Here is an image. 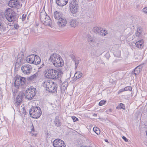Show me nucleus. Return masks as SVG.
Returning <instances> with one entry per match:
<instances>
[{
	"instance_id": "obj_1",
	"label": "nucleus",
	"mask_w": 147,
	"mask_h": 147,
	"mask_svg": "<svg viewBox=\"0 0 147 147\" xmlns=\"http://www.w3.org/2000/svg\"><path fill=\"white\" fill-rule=\"evenodd\" d=\"M45 73L47 78L52 79L60 78L63 74L62 71L60 70H57L51 69H47Z\"/></svg>"
},
{
	"instance_id": "obj_2",
	"label": "nucleus",
	"mask_w": 147,
	"mask_h": 147,
	"mask_svg": "<svg viewBox=\"0 0 147 147\" xmlns=\"http://www.w3.org/2000/svg\"><path fill=\"white\" fill-rule=\"evenodd\" d=\"M40 17L41 22L45 25L52 27L53 24L52 21L45 11H42L41 12Z\"/></svg>"
},
{
	"instance_id": "obj_3",
	"label": "nucleus",
	"mask_w": 147,
	"mask_h": 147,
	"mask_svg": "<svg viewBox=\"0 0 147 147\" xmlns=\"http://www.w3.org/2000/svg\"><path fill=\"white\" fill-rule=\"evenodd\" d=\"M43 86L46 88V90L49 92H54L56 91L57 87L54 82L47 81L44 82Z\"/></svg>"
},
{
	"instance_id": "obj_4",
	"label": "nucleus",
	"mask_w": 147,
	"mask_h": 147,
	"mask_svg": "<svg viewBox=\"0 0 147 147\" xmlns=\"http://www.w3.org/2000/svg\"><path fill=\"white\" fill-rule=\"evenodd\" d=\"M36 90L33 86L28 88L24 94V96L28 100H31L35 96L36 93Z\"/></svg>"
},
{
	"instance_id": "obj_5",
	"label": "nucleus",
	"mask_w": 147,
	"mask_h": 147,
	"mask_svg": "<svg viewBox=\"0 0 147 147\" xmlns=\"http://www.w3.org/2000/svg\"><path fill=\"white\" fill-rule=\"evenodd\" d=\"M30 116L34 118H39L41 114V111L40 107H38L31 108L29 111Z\"/></svg>"
},
{
	"instance_id": "obj_6",
	"label": "nucleus",
	"mask_w": 147,
	"mask_h": 147,
	"mask_svg": "<svg viewBox=\"0 0 147 147\" xmlns=\"http://www.w3.org/2000/svg\"><path fill=\"white\" fill-rule=\"evenodd\" d=\"M5 16L6 19L10 22L15 21L16 19L15 12L11 9L7 11Z\"/></svg>"
},
{
	"instance_id": "obj_7",
	"label": "nucleus",
	"mask_w": 147,
	"mask_h": 147,
	"mask_svg": "<svg viewBox=\"0 0 147 147\" xmlns=\"http://www.w3.org/2000/svg\"><path fill=\"white\" fill-rule=\"evenodd\" d=\"M14 85L15 86L20 87L24 85L26 81V78L20 76H17L15 78Z\"/></svg>"
},
{
	"instance_id": "obj_8",
	"label": "nucleus",
	"mask_w": 147,
	"mask_h": 147,
	"mask_svg": "<svg viewBox=\"0 0 147 147\" xmlns=\"http://www.w3.org/2000/svg\"><path fill=\"white\" fill-rule=\"evenodd\" d=\"M78 4L76 0H72L70 5V9L72 13H75L78 10Z\"/></svg>"
},
{
	"instance_id": "obj_9",
	"label": "nucleus",
	"mask_w": 147,
	"mask_h": 147,
	"mask_svg": "<svg viewBox=\"0 0 147 147\" xmlns=\"http://www.w3.org/2000/svg\"><path fill=\"white\" fill-rule=\"evenodd\" d=\"M21 70L22 72L25 74H29L32 71V67L31 65L28 64L23 65L21 67Z\"/></svg>"
},
{
	"instance_id": "obj_10",
	"label": "nucleus",
	"mask_w": 147,
	"mask_h": 147,
	"mask_svg": "<svg viewBox=\"0 0 147 147\" xmlns=\"http://www.w3.org/2000/svg\"><path fill=\"white\" fill-rule=\"evenodd\" d=\"M92 31L94 33L101 35L105 36L107 34V31L101 27H94Z\"/></svg>"
},
{
	"instance_id": "obj_11",
	"label": "nucleus",
	"mask_w": 147,
	"mask_h": 147,
	"mask_svg": "<svg viewBox=\"0 0 147 147\" xmlns=\"http://www.w3.org/2000/svg\"><path fill=\"white\" fill-rule=\"evenodd\" d=\"M53 145L54 147H65V146L64 142L59 139H55L53 142Z\"/></svg>"
},
{
	"instance_id": "obj_12",
	"label": "nucleus",
	"mask_w": 147,
	"mask_h": 147,
	"mask_svg": "<svg viewBox=\"0 0 147 147\" xmlns=\"http://www.w3.org/2000/svg\"><path fill=\"white\" fill-rule=\"evenodd\" d=\"M24 96V93L22 92H21L16 99L15 105L18 106L20 105L22 102V100Z\"/></svg>"
},
{
	"instance_id": "obj_13",
	"label": "nucleus",
	"mask_w": 147,
	"mask_h": 147,
	"mask_svg": "<svg viewBox=\"0 0 147 147\" xmlns=\"http://www.w3.org/2000/svg\"><path fill=\"white\" fill-rule=\"evenodd\" d=\"M52 63L55 67H60L63 65L64 61L61 57Z\"/></svg>"
},
{
	"instance_id": "obj_14",
	"label": "nucleus",
	"mask_w": 147,
	"mask_h": 147,
	"mask_svg": "<svg viewBox=\"0 0 147 147\" xmlns=\"http://www.w3.org/2000/svg\"><path fill=\"white\" fill-rule=\"evenodd\" d=\"M57 23L59 27H64L67 24L66 20L64 17H63L58 20Z\"/></svg>"
},
{
	"instance_id": "obj_15",
	"label": "nucleus",
	"mask_w": 147,
	"mask_h": 147,
	"mask_svg": "<svg viewBox=\"0 0 147 147\" xmlns=\"http://www.w3.org/2000/svg\"><path fill=\"white\" fill-rule=\"evenodd\" d=\"M60 57H61L58 54L53 53L50 55L49 60V61H51L53 63Z\"/></svg>"
},
{
	"instance_id": "obj_16",
	"label": "nucleus",
	"mask_w": 147,
	"mask_h": 147,
	"mask_svg": "<svg viewBox=\"0 0 147 147\" xmlns=\"http://www.w3.org/2000/svg\"><path fill=\"white\" fill-rule=\"evenodd\" d=\"M8 5L11 7H16L19 5V3L17 0H11L9 2Z\"/></svg>"
},
{
	"instance_id": "obj_17",
	"label": "nucleus",
	"mask_w": 147,
	"mask_h": 147,
	"mask_svg": "<svg viewBox=\"0 0 147 147\" xmlns=\"http://www.w3.org/2000/svg\"><path fill=\"white\" fill-rule=\"evenodd\" d=\"M35 55H31L27 57L26 59V61L30 63H33L35 60Z\"/></svg>"
},
{
	"instance_id": "obj_18",
	"label": "nucleus",
	"mask_w": 147,
	"mask_h": 147,
	"mask_svg": "<svg viewBox=\"0 0 147 147\" xmlns=\"http://www.w3.org/2000/svg\"><path fill=\"white\" fill-rule=\"evenodd\" d=\"M79 22L75 19L71 20L69 22V26L75 28L78 26Z\"/></svg>"
},
{
	"instance_id": "obj_19",
	"label": "nucleus",
	"mask_w": 147,
	"mask_h": 147,
	"mask_svg": "<svg viewBox=\"0 0 147 147\" xmlns=\"http://www.w3.org/2000/svg\"><path fill=\"white\" fill-rule=\"evenodd\" d=\"M68 0H56V2L58 5L61 6L65 5L68 3Z\"/></svg>"
},
{
	"instance_id": "obj_20",
	"label": "nucleus",
	"mask_w": 147,
	"mask_h": 147,
	"mask_svg": "<svg viewBox=\"0 0 147 147\" xmlns=\"http://www.w3.org/2000/svg\"><path fill=\"white\" fill-rule=\"evenodd\" d=\"M53 16L55 19L58 20L63 17L61 13L57 11L54 12Z\"/></svg>"
},
{
	"instance_id": "obj_21",
	"label": "nucleus",
	"mask_w": 147,
	"mask_h": 147,
	"mask_svg": "<svg viewBox=\"0 0 147 147\" xmlns=\"http://www.w3.org/2000/svg\"><path fill=\"white\" fill-rule=\"evenodd\" d=\"M8 26L4 25L3 21L0 18V30L3 31L7 30H8Z\"/></svg>"
},
{
	"instance_id": "obj_22",
	"label": "nucleus",
	"mask_w": 147,
	"mask_h": 147,
	"mask_svg": "<svg viewBox=\"0 0 147 147\" xmlns=\"http://www.w3.org/2000/svg\"><path fill=\"white\" fill-rule=\"evenodd\" d=\"M135 44L136 47L137 48H142L144 46V41L143 40H139L136 42Z\"/></svg>"
},
{
	"instance_id": "obj_23",
	"label": "nucleus",
	"mask_w": 147,
	"mask_h": 147,
	"mask_svg": "<svg viewBox=\"0 0 147 147\" xmlns=\"http://www.w3.org/2000/svg\"><path fill=\"white\" fill-rule=\"evenodd\" d=\"M34 61L33 62V64L35 65H37L40 63L41 62V59L39 56L36 55H35V60H34Z\"/></svg>"
},
{
	"instance_id": "obj_24",
	"label": "nucleus",
	"mask_w": 147,
	"mask_h": 147,
	"mask_svg": "<svg viewBox=\"0 0 147 147\" xmlns=\"http://www.w3.org/2000/svg\"><path fill=\"white\" fill-rule=\"evenodd\" d=\"M88 41L91 43L93 44L96 43L97 41V39L96 38H92L91 36H89L88 39Z\"/></svg>"
},
{
	"instance_id": "obj_25",
	"label": "nucleus",
	"mask_w": 147,
	"mask_h": 147,
	"mask_svg": "<svg viewBox=\"0 0 147 147\" xmlns=\"http://www.w3.org/2000/svg\"><path fill=\"white\" fill-rule=\"evenodd\" d=\"M23 58L22 57H18L16 60V64L19 65H21L23 62Z\"/></svg>"
},
{
	"instance_id": "obj_26",
	"label": "nucleus",
	"mask_w": 147,
	"mask_h": 147,
	"mask_svg": "<svg viewBox=\"0 0 147 147\" xmlns=\"http://www.w3.org/2000/svg\"><path fill=\"white\" fill-rule=\"evenodd\" d=\"M65 83H67V82L63 83L62 84L61 87V91H64L66 89L67 85V84H65Z\"/></svg>"
},
{
	"instance_id": "obj_27",
	"label": "nucleus",
	"mask_w": 147,
	"mask_h": 147,
	"mask_svg": "<svg viewBox=\"0 0 147 147\" xmlns=\"http://www.w3.org/2000/svg\"><path fill=\"white\" fill-rule=\"evenodd\" d=\"M82 75V73L80 71L77 72L75 74V76L77 78H81Z\"/></svg>"
},
{
	"instance_id": "obj_28",
	"label": "nucleus",
	"mask_w": 147,
	"mask_h": 147,
	"mask_svg": "<svg viewBox=\"0 0 147 147\" xmlns=\"http://www.w3.org/2000/svg\"><path fill=\"white\" fill-rule=\"evenodd\" d=\"M55 125L57 127L61 125V123L59 122L58 117H56L55 120Z\"/></svg>"
},
{
	"instance_id": "obj_29",
	"label": "nucleus",
	"mask_w": 147,
	"mask_h": 147,
	"mask_svg": "<svg viewBox=\"0 0 147 147\" xmlns=\"http://www.w3.org/2000/svg\"><path fill=\"white\" fill-rule=\"evenodd\" d=\"M90 130H92L91 131L92 133H95L98 135L100 134V129H90Z\"/></svg>"
},
{
	"instance_id": "obj_30",
	"label": "nucleus",
	"mask_w": 147,
	"mask_h": 147,
	"mask_svg": "<svg viewBox=\"0 0 147 147\" xmlns=\"http://www.w3.org/2000/svg\"><path fill=\"white\" fill-rule=\"evenodd\" d=\"M37 76V74H34L33 75L30 76L28 78V80L29 81L31 80L34 79L36 78Z\"/></svg>"
},
{
	"instance_id": "obj_31",
	"label": "nucleus",
	"mask_w": 147,
	"mask_h": 147,
	"mask_svg": "<svg viewBox=\"0 0 147 147\" xmlns=\"http://www.w3.org/2000/svg\"><path fill=\"white\" fill-rule=\"evenodd\" d=\"M31 131L30 132V135L31 136H36L37 135V133L35 131V129H31Z\"/></svg>"
},
{
	"instance_id": "obj_32",
	"label": "nucleus",
	"mask_w": 147,
	"mask_h": 147,
	"mask_svg": "<svg viewBox=\"0 0 147 147\" xmlns=\"http://www.w3.org/2000/svg\"><path fill=\"white\" fill-rule=\"evenodd\" d=\"M141 71V69H139L138 67H136L134 69V73L136 75L138 74Z\"/></svg>"
},
{
	"instance_id": "obj_33",
	"label": "nucleus",
	"mask_w": 147,
	"mask_h": 147,
	"mask_svg": "<svg viewBox=\"0 0 147 147\" xmlns=\"http://www.w3.org/2000/svg\"><path fill=\"white\" fill-rule=\"evenodd\" d=\"M117 109L119 108V109H125V107L124 105L122 103H120V105L118 107H116Z\"/></svg>"
},
{
	"instance_id": "obj_34",
	"label": "nucleus",
	"mask_w": 147,
	"mask_h": 147,
	"mask_svg": "<svg viewBox=\"0 0 147 147\" xmlns=\"http://www.w3.org/2000/svg\"><path fill=\"white\" fill-rule=\"evenodd\" d=\"M19 111L20 113L24 114L26 112L25 109L24 107H21L19 109Z\"/></svg>"
},
{
	"instance_id": "obj_35",
	"label": "nucleus",
	"mask_w": 147,
	"mask_h": 147,
	"mask_svg": "<svg viewBox=\"0 0 147 147\" xmlns=\"http://www.w3.org/2000/svg\"><path fill=\"white\" fill-rule=\"evenodd\" d=\"M132 88L131 86H127L124 88V90H125V91H131L132 90Z\"/></svg>"
},
{
	"instance_id": "obj_36",
	"label": "nucleus",
	"mask_w": 147,
	"mask_h": 147,
	"mask_svg": "<svg viewBox=\"0 0 147 147\" xmlns=\"http://www.w3.org/2000/svg\"><path fill=\"white\" fill-rule=\"evenodd\" d=\"M127 37V36H125V35H122L120 37V40H121L123 41Z\"/></svg>"
},
{
	"instance_id": "obj_37",
	"label": "nucleus",
	"mask_w": 147,
	"mask_h": 147,
	"mask_svg": "<svg viewBox=\"0 0 147 147\" xmlns=\"http://www.w3.org/2000/svg\"><path fill=\"white\" fill-rule=\"evenodd\" d=\"M49 69V66L47 65H44L43 68V70H44L45 71V72H46V70H47V69Z\"/></svg>"
},
{
	"instance_id": "obj_38",
	"label": "nucleus",
	"mask_w": 147,
	"mask_h": 147,
	"mask_svg": "<svg viewBox=\"0 0 147 147\" xmlns=\"http://www.w3.org/2000/svg\"><path fill=\"white\" fill-rule=\"evenodd\" d=\"M106 102V101L105 100H102L99 103V105L100 106H102L104 104H105Z\"/></svg>"
},
{
	"instance_id": "obj_39",
	"label": "nucleus",
	"mask_w": 147,
	"mask_h": 147,
	"mask_svg": "<svg viewBox=\"0 0 147 147\" xmlns=\"http://www.w3.org/2000/svg\"><path fill=\"white\" fill-rule=\"evenodd\" d=\"M137 32L138 33H139L141 34L142 32V28L141 27H139L138 28Z\"/></svg>"
},
{
	"instance_id": "obj_40",
	"label": "nucleus",
	"mask_w": 147,
	"mask_h": 147,
	"mask_svg": "<svg viewBox=\"0 0 147 147\" xmlns=\"http://www.w3.org/2000/svg\"><path fill=\"white\" fill-rule=\"evenodd\" d=\"M79 60L76 61H75V67L76 68L77 67L78 65L79 64Z\"/></svg>"
},
{
	"instance_id": "obj_41",
	"label": "nucleus",
	"mask_w": 147,
	"mask_h": 147,
	"mask_svg": "<svg viewBox=\"0 0 147 147\" xmlns=\"http://www.w3.org/2000/svg\"><path fill=\"white\" fill-rule=\"evenodd\" d=\"M143 11L147 14V7L144 8L143 9Z\"/></svg>"
},
{
	"instance_id": "obj_42",
	"label": "nucleus",
	"mask_w": 147,
	"mask_h": 147,
	"mask_svg": "<svg viewBox=\"0 0 147 147\" xmlns=\"http://www.w3.org/2000/svg\"><path fill=\"white\" fill-rule=\"evenodd\" d=\"M112 109H109L106 111V112L107 113L109 114L110 112H112Z\"/></svg>"
},
{
	"instance_id": "obj_43",
	"label": "nucleus",
	"mask_w": 147,
	"mask_h": 147,
	"mask_svg": "<svg viewBox=\"0 0 147 147\" xmlns=\"http://www.w3.org/2000/svg\"><path fill=\"white\" fill-rule=\"evenodd\" d=\"M72 118L74 121H76L78 120V118L75 117H72Z\"/></svg>"
},
{
	"instance_id": "obj_44",
	"label": "nucleus",
	"mask_w": 147,
	"mask_h": 147,
	"mask_svg": "<svg viewBox=\"0 0 147 147\" xmlns=\"http://www.w3.org/2000/svg\"><path fill=\"white\" fill-rule=\"evenodd\" d=\"M45 131L46 135H47V136H48L50 135L49 132H48L47 130H46Z\"/></svg>"
},
{
	"instance_id": "obj_45",
	"label": "nucleus",
	"mask_w": 147,
	"mask_h": 147,
	"mask_svg": "<svg viewBox=\"0 0 147 147\" xmlns=\"http://www.w3.org/2000/svg\"><path fill=\"white\" fill-rule=\"evenodd\" d=\"M141 34L140 33H138L137 32L135 33V35L136 36L139 37L140 35Z\"/></svg>"
},
{
	"instance_id": "obj_46",
	"label": "nucleus",
	"mask_w": 147,
	"mask_h": 147,
	"mask_svg": "<svg viewBox=\"0 0 147 147\" xmlns=\"http://www.w3.org/2000/svg\"><path fill=\"white\" fill-rule=\"evenodd\" d=\"M122 138H123V139L126 142H127L128 141V140L124 136H123L122 137Z\"/></svg>"
},
{
	"instance_id": "obj_47",
	"label": "nucleus",
	"mask_w": 147,
	"mask_h": 147,
	"mask_svg": "<svg viewBox=\"0 0 147 147\" xmlns=\"http://www.w3.org/2000/svg\"><path fill=\"white\" fill-rule=\"evenodd\" d=\"M142 65H140L138 66H137L136 67H138V68L139 69H141V71H142Z\"/></svg>"
},
{
	"instance_id": "obj_48",
	"label": "nucleus",
	"mask_w": 147,
	"mask_h": 147,
	"mask_svg": "<svg viewBox=\"0 0 147 147\" xmlns=\"http://www.w3.org/2000/svg\"><path fill=\"white\" fill-rule=\"evenodd\" d=\"M26 16L25 15L23 14L22 16V18L23 20H24L26 18Z\"/></svg>"
},
{
	"instance_id": "obj_49",
	"label": "nucleus",
	"mask_w": 147,
	"mask_h": 147,
	"mask_svg": "<svg viewBox=\"0 0 147 147\" xmlns=\"http://www.w3.org/2000/svg\"><path fill=\"white\" fill-rule=\"evenodd\" d=\"M124 91H125V90H124V89H121L120 90H119V93H121V92H123Z\"/></svg>"
},
{
	"instance_id": "obj_50",
	"label": "nucleus",
	"mask_w": 147,
	"mask_h": 147,
	"mask_svg": "<svg viewBox=\"0 0 147 147\" xmlns=\"http://www.w3.org/2000/svg\"><path fill=\"white\" fill-rule=\"evenodd\" d=\"M15 28L16 29L18 28L19 27V26L17 24H15L14 25V26Z\"/></svg>"
},
{
	"instance_id": "obj_51",
	"label": "nucleus",
	"mask_w": 147,
	"mask_h": 147,
	"mask_svg": "<svg viewBox=\"0 0 147 147\" xmlns=\"http://www.w3.org/2000/svg\"><path fill=\"white\" fill-rule=\"evenodd\" d=\"M44 65V64H42V65H40V67L39 68V69L42 68V69H43Z\"/></svg>"
},
{
	"instance_id": "obj_52",
	"label": "nucleus",
	"mask_w": 147,
	"mask_h": 147,
	"mask_svg": "<svg viewBox=\"0 0 147 147\" xmlns=\"http://www.w3.org/2000/svg\"><path fill=\"white\" fill-rule=\"evenodd\" d=\"M80 147H92L91 146H81Z\"/></svg>"
},
{
	"instance_id": "obj_53",
	"label": "nucleus",
	"mask_w": 147,
	"mask_h": 147,
	"mask_svg": "<svg viewBox=\"0 0 147 147\" xmlns=\"http://www.w3.org/2000/svg\"><path fill=\"white\" fill-rule=\"evenodd\" d=\"M73 131H74V133L75 134H76V133H75L76 132V133H77V131H75V130H73Z\"/></svg>"
},
{
	"instance_id": "obj_54",
	"label": "nucleus",
	"mask_w": 147,
	"mask_h": 147,
	"mask_svg": "<svg viewBox=\"0 0 147 147\" xmlns=\"http://www.w3.org/2000/svg\"><path fill=\"white\" fill-rule=\"evenodd\" d=\"M105 140V142H108V140Z\"/></svg>"
},
{
	"instance_id": "obj_55",
	"label": "nucleus",
	"mask_w": 147,
	"mask_h": 147,
	"mask_svg": "<svg viewBox=\"0 0 147 147\" xmlns=\"http://www.w3.org/2000/svg\"><path fill=\"white\" fill-rule=\"evenodd\" d=\"M92 125H90V128H92Z\"/></svg>"
},
{
	"instance_id": "obj_56",
	"label": "nucleus",
	"mask_w": 147,
	"mask_h": 147,
	"mask_svg": "<svg viewBox=\"0 0 147 147\" xmlns=\"http://www.w3.org/2000/svg\"><path fill=\"white\" fill-rule=\"evenodd\" d=\"M94 116H96V114H94Z\"/></svg>"
},
{
	"instance_id": "obj_57",
	"label": "nucleus",
	"mask_w": 147,
	"mask_h": 147,
	"mask_svg": "<svg viewBox=\"0 0 147 147\" xmlns=\"http://www.w3.org/2000/svg\"><path fill=\"white\" fill-rule=\"evenodd\" d=\"M95 127H96V128H97V127H93V129H94Z\"/></svg>"
}]
</instances>
